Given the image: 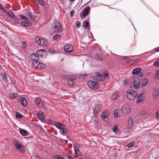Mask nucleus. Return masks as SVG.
Wrapping results in <instances>:
<instances>
[{"label": "nucleus", "instance_id": "1", "mask_svg": "<svg viewBox=\"0 0 159 159\" xmlns=\"http://www.w3.org/2000/svg\"><path fill=\"white\" fill-rule=\"evenodd\" d=\"M126 95L128 99L131 100H134L138 95L136 92L132 90H128L126 92Z\"/></svg>", "mask_w": 159, "mask_h": 159}, {"label": "nucleus", "instance_id": "2", "mask_svg": "<svg viewBox=\"0 0 159 159\" xmlns=\"http://www.w3.org/2000/svg\"><path fill=\"white\" fill-rule=\"evenodd\" d=\"M62 26L61 23L56 22L54 24L52 30L56 33H60L62 32Z\"/></svg>", "mask_w": 159, "mask_h": 159}, {"label": "nucleus", "instance_id": "3", "mask_svg": "<svg viewBox=\"0 0 159 159\" xmlns=\"http://www.w3.org/2000/svg\"><path fill=\"white\" fill-rule=\"evenodd\" d=\"M95 75L98 80L99 81H103L108 77L109 74L107 72L104 73V74H100L98 72H96Z\"/></svg>", "mask_w": 159, "mask_h": 159}, {"label": "nucleus", "instance_id": "4", "mask_svg": "<svg viewBox=\"0 0 159 159\" xmlns=\"http://www.w3.org/2000/svg\"><path fill=\"white\" fill-rule=\"evenodd\" d=\"M13 144L16 148L21 153H24L25 152V149L24 146L21 144L20 143L17 141L14 140Z\"/></svg>", "mask_w": 159, "mask_h": 159}, {"label": "nucleus", "instance_id": "5", "mask_svg": "<svg viewBox=\"0 0 159 159\" xmlns=\"http://www.w3.org/2000/svg\"><path fill=\"white\" fill-rule=\"evenodd\" d=\"M35 39L37 43L41 46L43 47H46L47 46V42L44 39L36 37Z\"/></svg>", "mask_w": 159, "mask_h": 159}, {"label": "nucleus", "instance_id": "6", "mask_svg": "<svg viewBox=\"0 0 159 159\" xmlns=\"http://www.w3.org/2000/svg\"><path fill=\"white\" fill-rule=\"evenodd\" d=\"M66 78L68 80V84L69 85L72 86L73 85L75 80L76 78L75 75H70L66 76Z\"/></svg>", "mask_w": 159, "mask_h": 159}, {"label": "nucleus", "instance_id": "7", "mask_svg": "<svg viewBox=\"0 0 159 159\" xmlns=\"http://www.w3.org/2000/svg\"><path fill=\"white\" fill-rule=\"evenodd\" d=\"M88 85L89 88L93 90H95L98 88V83L95 81L89 80L88 82Z\"/></svg>", "mask_w": 159, "mask_h": 159}, {"label": "nucleus", "instance_id": "8", "mask_svg": "<svg viewBox=\"0 0 159 159\" xmlns=\"http://www.w3.org/2000/svg\"><path fill=\"white\" fill-rule=\"evenodd\" d=\"M90 8L89 6L84 8L82 12V14L80 15V17L81 19H83L86 17L87 15L89 14Z\"/></svg>", "mask_w": 159, "mask_h": 159}, {"label": "nucleus", "instance_id": "9", "mask_svg": "<svg viewBox=\"0 0 159 159\" xmlns=\"http://www.w3.org/2000/svg\"><path fill=\"white\" fill-rule=\"evenodd\" d=\"M140 80L139 79L137 78L131 84V87L132 88H134L137 89L138 88L140 85Z\"/></svg>", "mask_w": 159, "mask_h": 159}, {"label": "nucleus", "instance_id": "10", "mask_svg": "<svg viewBox=\"0 0 159 159\" xmlns=\"http://www.w3.org/2000/svg\"><path fill=\"white\" fill-rule=\"evenodd\" d=\"M73 46L70 44H68L64 47V49L66 52L69 53L72 52L73 49Z\"/></svg>", "mask_w": 159, "mask_h": 159}, {"label": "nucleus", "instance_id": "11", "mask_svg": "<svg viewBox=\"0 0 159 159\" xmlns=\"http://www.w3.org/2000/svg\"><path fill=\"white\" fill-rule=\"evenodd\" d=\"M11 19L12 20L11 23L12 25H16L19 23L20 19L16 16L12 18Z\"/></svg>", "mask_w": 159, "mask_h": 159}, {"label": "nucleus", "instance_id": "12", "mask_svg": "<svg viewBox=\"0 0 159 159\" xmlns=\"http://www.w3.org/2000/svg\"><path fill=\"white\" fill-rule=\"evenodd\" d=\"M4 11L5 12L11 19L15 16L12 11L10 10H4Z\"/></svg>", "mask_w": 159, "mask_h": 159}, {"label": "nucleus", "instance_id": "13", "mask_svg": "<svg viewBox=\"0 0 159 159\" xmlns=\"http://www.w3.org/2000/svg\"><path fill=\"white\" fill-rule=\"evenodd\" d=\"M34 57V58L35 59H34L33 61V65L36 68H37L40 63L37 61V60L39 59V57Z\"/></svg>", "mask_w": 159, "mask_h": 159}, {"label": "nucleus", "instance_id": "14", "mask_svg": "<svg viewBox=\"0 0 159 159\" xmlns=\"http://www.w3.org/2000/svg\"><path fill=\"white\" fill-rule=\"evenodd\" d=\"M120 96V92L119 91H116L112 94L111 98L112 99L115 100L118 98Z\"/></svg>", "mask_w": 159, "mask_h": 159}, {"label": "nucleus", "instance_id": "15", "mask_svg": "<svg viewBox=\"0 0 159 159\" xmlns=\"http://www.w3.org/2000/svg\"><path fill=\"white\" fill-rule=\"evenodd\" d=\"M35 103L38 107H41L43 105L41 99L39 98H36L35 99Z\"/></svg>", "mask_w": 159, "mask_h": 159}, {"label": "nucleus", "instance_id": "16", "mask_svg": "<svg viewBox=\"0 0 159 159\" xmlns=\"http://www.w3.org/2000/svg\"><path fill=\"white\" fill-rule=\"evenodd\" d=\"M141 70V69L139 68H137L134 69L133 71V74L134 75L138 74L139 73V74H142V73L140 72Z\"/></svg>", "mask_w": 159, "mask_h": 159}, {"label": "nucleus", "instance_id": "17", "mask_svg": "<svg viewBox=\"0 0 159 159\" xmlns=\"http://www.w3.org/2000/svg\"><path fill=\"white\" fill-rule=\"evenodd\" d=\"M43 53H42L41 51H37L36 53H34L32 54V57H38V56L42 57L43 56Z\"/></svg>", "mask_w": 159, "mask_h": 159}, {"label": "nucleus", "instance_id": "18", "mask_svg": "<svg viewBox=\"0 0 159 159\" xmlns=\"http://www.w3.org/2000/svg\"><path fill=\"white\" fill-rule=\"evenodd\" d=\"M21 104L24 106L25 107L27 105V100L25 98H22L20 100Z\"/></svg>", "mask_w": 159, "mask_h": 159}, {"label": "nucleus", "instance_id": "19", "mask_svg": "<svg viewBox=\"0 0 159 159\" xmlns=\"http://www.w3.org/2000/svg\"><path fill=\"white\" fill-rule=\"evenodd\" d=\"M55 125L58 129L60 130L65 125H64L62 124L57 122H56L54 124Z\"/></svg>", "mask_w": 159, "mask_h": 159}, {"label": "nucleus", "instance_id": "20", "mask_svg": "<svg viewBox=\"0 0 159 159\" xmlns=\"http://www.w3.org/2000/svg\"><path fill=\"white\" fill-rule=\"evenodd\" d=\"M20 25L23 27H27L31 25V23L28 21H25L22 22L20 23Z\"/></svg>", "mask_w": 159, "mask_h": 159}, {"label": "nucleus", "instance_id": "21", "mask_svg": "<svg viewBox=\"0 0 159 159\" xmlns=\"http://www.w3.org/2000/svg\"><path fill=\"white\" fill-rule=\"evenodd\" d=\"M143 93H142L139 94L138 95L137 97V99L138 100V101L137 102V103H139L140 102H141L143 101L144 99V97L143 96Z\"/></svg>", "mask_w": 159, "mask_h": 159}, {"label": "nucleus", "instance_id": "22", "mask_svg": "<svg viewBox=\"0 0 159 159\" xmlns=\"http://www.w3.org/2000/svg\"><path fill=\"white\" fill-rule=\"evenodd\" d=\"M38 116L39 119L41 120H43L44 119V114L41 111H40L38 113Z\"/></svg>", "mask_w": 159, "mask_h": 159}, {"label": "nucleus", "instance_id": "23", "mask_svg": "<svg viewBox=\"0 0 159 159\" xmlns=\"http://www.w3.org/2000/svg\"><path fill=\"white\" fill-rule=\"evenodd\" d=\"M128 127L130 129L132 126L133 124V119L132 118H130L128 119Z\"/></svg>", "mask_w": 159, "mask_h": 159}, {"label": "nucleus", "instance_id": "24", "mask_svg": "<svg viewBox=\"0 0 159 159\" xmlns=\"http://www.w3.org/2000/svg\"><path fill=\"white\" fill-rule=\"evenodd\" d=\"M66 153L68 159H72L73 158V155L71 152L66 151Z\"/></svg>", "mask_w": 159, "mask_h": 159}, {"label": "nucleus", "instance_id": "25", "mask_svg": "<svg viewBox=\"0 0 159 159\" xmlns=\"http://www.w3.org/2000/svg\"><path fill=\"white\" fill-rule=\"evenodd\" d=\"M17 94L16 93H11L9 94L10 98L12 99H14L17 97Z\"/></svg>", "mask_w": 159, "mask_h": 159}, {"label": "nucleus", "instance_id": "26", "mask_svg": "<svg viewBox=\"0 0 159 159\" xmlns=\"http://www.w3.org/2000/svg\"><path fill=\"white\" fill-rule=\"evenodd\" d=\"M108 115V112L107 111H104L102 114V118L104 119L107 118Z\"/></svg>", "mask_w": 159, "mask_h": 159}, {"label": "nucleus", "instance_id": "27", "mask_svg": "<svg viewBox=\"0 0 159 159\" xmlns=\"http://www.w3.org/2000/svg\"><path fill=\"white\" fill-rule=\"evenodd\" d=\"M122 110L123 112L124 113H127L129 112L130 111V109H129L128 107H122Z\"/></svg>", "mask_w": 159, "mask_h": 159}, {"label": "nucleus", "instance_id": "28", "mask_svg": "<svg viewBox=\"0 0 159 159\" xmlns=\"http://www.w3.org/2000/svg\"><path fill=\"white\" fill-rule=\"evenodd\" d=\"M61 38V36L59 34H56L53 37V39L56 41L58 40Z\"/></svg>", "mask_w": 159, "mask_h": 159}, {"label": "nucleus", "instance_id": "29", "mask_svg": "<svg viewBox=\"0 0 159 159\" xmlns=\"http://www.w3.org/2000/svg\"><path fill=\"white\" fill-rule=\"evenodd\" d=\"M95 58L99 60H101L102 59V54H97L95 56Z\"/></svg>", "mask_w": 159, "mask_h": 159}, {"label": "nucleus", "instance_id": "30", "mask_svg": "<svg viewBox=\"0 0 159 159\" xmlns=\"http://www.w3.org/2000/svg\"><path fill=\"white\" fill-rule=\"evenodd\" d=\"M120 111V110H116L114 111V116L116 117H117L120 116V115L119 114V112Z\"/></svg>", "mask_w": 159, "mask_h": 159}, {"label": "nucleus", "instance_id": "31", "mask_svg": "<svg viewBox=\"0 0 159 159\" xmlns=\"http://www.w3.org/2000/svg\"><path fill=\"white\" fill-rule=\"evenodd\" d=\"M20 132L21 134L23 136H25L27 134L26 131L24 129H20Z\"/></svg>", "mask_w": 159, "mask_h": 159}, {"label": "nucleus", "instance_id": "32", "mask_svg": "<svg viewBox=\"0 0 159 159\" xmlns=\"http://www.w3.org/2000/svg\"><path fill=\"white\" fill-rule=\"evenodd\" d=\"M67 131V129L65 127V125L60 130V133L61 134H64Z\"/></svg>", "mask_w": 159, "mask_h": 159}, {"label": "nucleus", "instance_id": "33", "mask_svg": "<svg viewBox=\"0 0 159 159\" xmlns=\"http://www.w3.org/2000/svg\"><path fill=\"white\" fill-rule=\"evenodd\" d=\"M148 83V80L147 79L144 78L142 81L141 84L143 86L146 85Z\"/></svg>", "mask_w": 159, "mask_h": 159}, {"label": "nucleus", "instance_id": "34", "mask_svg": "<svg viewBox=\"0 0 159 159\" xmlns=\"http://www.w3.org/2000/svg\"><path fill=\"white\" fill-rule=\"evenodd\" d=\"M54 159H65L61 156L59 155H56L54 157Z\"/></svg>", "mask_w": 159, "mask_h": 159}, {"label": "nucleus", "instance_id": "35", "mask_svg": "<svg viewBox=\"0 0 159 159\" xmlns=\"http://www.w3.org/2000/svg\"><path fill=\"white\" fill-rule=\"evenodd\" d=\"M45 67V65L42 63H40L39 65L38 66L37 69H41Z\"/></svg>", "mask_w": 159, "mask_h": 159}, {"label": "nucleus", "instance_id": "36", "mask_svg": "<svg viewBox=\"0 0 159 159\" xmlns=\"http://www.w3.org/2000/svg\"><path fill=\"white\" fill-rule=\"evenodd\" d=\"M80 145L78 143H76L74 145V147L75 151L79 149Z\"/></svg>", "mask_w": 159, "mask_h": 159}, {"label": "nucleus", "instance_id": "37", "mask_svg": "<svg viewBox=\"0 0 159 159\" xmlns=\"http://www.w3.org/2000/svg\"><path fill=\"white\" fill-rule=\"evenodd\" d=\"M15 116L16 117L19 119L23 118V115H22L20 113L18 112H16Z\"/></svg>", "mask_w": 159, "mask_h": 159}, {"label": "nucleus", "instance_id": "38", "mask_svg": "<svg viewBox=\"0 0 159 159\" xmlns=\"http://www.w3.org/2000/svg\"><path fill=\"white\" fill-rule=\"evenodd\" d=\"M159 94V92L158 90H155L154 91V92L153 93V96L154 97H157Z\"/></svg>", "mask_w": 159, "mask_h": 159}, {"label": "nucleus", "instance_id": "39", "mask_svg": "<svg viewBox=\"0 0 159 159\" xmlns=\"http://www.w3.org/2000/svg\"><path fill=\"white\" fill-rule=\"evenodd\" d=\"M134 144L135 143L134 142H131L128 145L127 147L129 148H131L133 147Z\"/></svg>", "mask_w": 159, "mask_h": 159}, {"label": "nucleus", "instance_id": "40", "mask_svg": "<svg viewBox=\"0 0 159 159\" xmlns=\"http://www.w3.org/2000/svg\"><path fill=\"white\" fill-rule=\"evenodd\" d=\"M118 127L117 126H115V127H113L112 129L113 131L116 134H117V132H118Z\"/></svg>", "mask_w": 159, "mask_h": 159}, {"label": "nucleus", "instance_id": "41", "mask_svg": "<svg viewBox=\"0 0 159 159\" xmlns=\"http://www.w3.org/2000/svg\"><path fill=\"white\" fill-rule=\"evenodd\" d=\"M37 2H38L41 5L43 6L44 5V2L43 0H36Z\"/></svg>", "mask_w": 159, "mask_h": 159}, {"label": "nucleus", "instance_id": "42", "mask_svg": "<svg viewBox=\"0 0 159 159\" xmlns=\"http://www.w3.org/2000/svg\"><path fill=\"white\" fill-rule=\"evenodd\" d=\"M83 25L84 27H87L89 26V23L88 21H85L83 23Z\"/></svg>", "mask_w": 159, "mask_h": 159}, {"label": "nucleus", "instance_id": "43", "mask_svg": "<svg viewBox=\"0 0 159 159\" xmlns=\"http://www.w3.org/2000/svg\"><path fill=\"white\" fill-rule=\"evenodd\" d=\"M20 17L21 19H22L23 20H28V19L25 16L22 15H20Z\"/></svg>", "mask_w": 159, "mask_h": 159}, {"label": "nucleus", "instance_id": "44", "mask_svg": "<svg viewBox=\"0 0 159 159\" xmlns=\"http://www.w3.org/2000/svg\"><path fill=\"white\" fill-rule=\"evenodd\" d=\"M155 66H159V60H157L154 63Z\"/></svg>", "mask_w": 159, "mask_h": 159}, {"label": "nucleus", "instance_id": "45", "mask_svg": "<svg viewBox=\"0 0 159 159\" xmlns=\"http://www.w3.org/2000/svg\"><path fill=\"white\" fill-rule=\"evenodd\" d=\"M75 152L79 156H81L82 155L81 152L80 151L79 149L77 150H75Z\"/></svg>", "mask_w": 159, "mask_h": 159}, {"label": "nucleus", "instance_id": "46", "mask_svg": "<svg viewBox=\"0 0 159 159\" xmlns=\"http://www.w3.org/2000/svg\"><path fill=\"white\" fill-rule=\"evenodd\" d=\"M75 24L77 28H80V23L78 21H76Z\"/></svg>", "mask_w": 159, "mask_h": 159}, {"label": "nucleus", "instance_id": "47", "mask_svg": "<svg viewBox=\"0 0 159 159\" xmlns=\"http://www.w3.org/2000/svg\"><path fill=\"white\" fill-rule=\"evenodd\" d=\"M26 43L25 42H23L22 45V47L23 48H25L26 46Z\"/></svg>", "mask_w": 159, "mask_h": 159}, {"label": "nucleus", "instance_id": "48", "mask_svg": "<svg viewBox=\"0 0 159 159\" xmlns=\"http://www.w3.org/2000/svg\"><path fill=\"white\" fill-rule=\"evenodd\" d=\"M156 115L157 119H159V113L158 111L156 112Z\"/></svg>", "mask_w": 159, "mask_h": 159}, {"label": "nucleus", "instance_id": "49", "mask_svg": "<svg viewBox=\"0 0 159 159\" xmlns=\"http://www.w3.org/2000/svg\"><path fill=\"white\" fill-rule=\"evenodd\" d=\"M74 14V11L73 10H72L70 12V15L71 16H73Z\"/></svg>", "mask_w": 159, "mask_h": 159}, {"label": "nucleus", "instance_id": "50", "mask_svg": "<svg viewBox=\"0 0 159 159\" xmlns=\"http://www.w3.org/2000/svg\"><path fill=\"white\" fill-rule=\"evenodd\" d=\"M2 79L4 80V81H5V80L7 79V77L5 74H4L3 75Z\"/></svg>", "mask_w": 159, "mask_h": 159}, {"label": "nucleus", "instance_id": "51", "mask_svg": "<svg viewBox=\"0 0 159 159\" xmlns=\"http://www.w3.org/2000/svg\"><path fill=\"white\" fill-rule=\"evenodd\" d=\"M49 52L50 53L53 54L54 53V50L52 49H50L49 50Z\"/></svg>", "mask_w": 159, "mask_h": 159}, {"label": "nucleus", "instance_id": "52", "mask_svg": "<svg viewBox=\"0 0 159 159\" xmlns=\"http://www.w3.org/2000/svg\"><path fill=\"white\" fill-rule=\"evenodd\" d=\"M0 9L1 10H3V11H4V10H5L4 8H3V6H2V5H1V6H0Z\"/></svg>", "mask_w": 159, "mask_h": 159}, {"label": "nucleus", "instance_id": "53", "mask_svg": "<svg viewBox=\"0 0 159 159\" xmlns=\"http://www.w3.org/2000/svg\"><path fill=\"white\" fill-rule=\"evenodd\" d=\"M29 16L30 17H31L33 16V14H32V13L31 12H29Z\"/></svg>", "mask_w": 159, "mask_h": 159}, {"label": "nucleus", "instance_id": "54", "mask_svg": "<svg viewBox=\"0 0 159 159\" xmlns=\"http://www.w3.org/2000/svg\"><path fill=\"white\" fill-rule=\"evenodd\" d=\"M155 51L156 52H158L159 51V47L157 48H156V49H155Z\"/></svg>", "mask_w": 159, "mask_h": 159}, {"label": "nucleus", "instance_id": "55", "mask_svg": "<svg viewBox=\"0 0 159 159\" xmlns=\"http://www.w3.org/2000/svg\"><path fill=\"white\" fill-rule=\"evenodd\" d=\"M39 51H41L42 53H43V52H45V51L44 49H42L40 50H39Z\"/></svg>", "mask_w": 159, "mask_h": 159}, {"label": "nucleus", "instance_id": "56", "mask_svg": "<svg viewBox=\"0 0 159 159\" xmlns=\"http://www.w3.org/2000/svg\"><path fill=\"white\" fill-rule=\"evenodd\" d=\"M157 75H159V70H158L157 71Z\"/></svg>", "mask_w": 159, "mask_h": 159}, {"label": "nucleus", "instance_id": "57", "mask_svg": "<svg viewBox=\"0 0 159 159\" xmlns=\"http://www.w3.org/2000/svg\"><path fill=\"white\" fill-rule=\"evenodd\" d=\"M124 58H129V56H124L123 57Z\"/></svg>", "mask_w": 159, "mask_h": 159}, {"label": "nucleus", "instance_id": "58", "mask_svg": "<svg viewBox=\"0 0 159 159\" xmlns=\"http://www.w3.org/2000/svg\"><path fill=\"white\" fill-rule=\"evenodd\" d=\"M70 1H74L75 0H69Z\"/></svg>", "mask_w": 159, "mask_h": 159}, {"label": "nucleus", "instance_id": "59", "mask_svg": "<svg viewBox=\"0 0 159 159\" xmlns=\"http://www.w3.org/2000/svg\"><path fill=\"white\" fill-rule=\"evenodd\" d=\"M2 5V4L0 3V6H1V5Z\"/></svg>", "mask_w": 159, "mask_h": 159}, {"label": "nucleus", "instance_id": "60", "mask_svg": "<svg viewBox=\"0 0 159 159\" xmlns=\"http://www.w3.org/2000/svg\"><path fill=\"white\" fill-rule=\"evenodd\" d=\"M82 159V158H79V159Z\"/></svg>", "mask_w": 159, "mask_h": 159}, {"label": "nucleus", "instance_id": "61", "mask_svg": "<svg viewBox=\"0 0 159 159\" xmlns=\"http://www.w3.org/2000/svg\"><path fill=\"white\" fill-rule=\"evenodd\" d=\"M127 83V81H126V82H125V83Z\"/></svg>", "mask_w": 159, "mask_h": 159}, {"label": "nucleus", "instance_id": "62", "mask_svg": "<svg viewBox=\"0 0 159 159\" xmlns=\"http://www.w3.org/2000/svg\"><path fill=\"white\" fill-rule=\"evenodd\" d=\"M127 83V81H126V82H125V83Z\"/></svg>", "mask_w": 159, "mask_h": 159}, {"label": "nucleus", "instance_id": "63", "mask_svg": "<svg viewBox=\"0 0 159 159\" xmlns=\"http://www.w3.org/2000/svg\"><path fill=\"white\" fill-rule=\"evenodd\" d=\"M155 159H157V158H156Z\"/></svg>", "mask_w": 159, "mask_h": 159}]
</instances>
